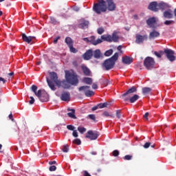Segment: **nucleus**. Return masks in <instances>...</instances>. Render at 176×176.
I'll return each instance as SVG.
<instances>
[{
    "label": "nucleus",
    "instance_id": "obj_1",
    "mask_svg": "<svg viewBox=\"0 0 176 176\" xmlns=\"http://www.w3.org/2000/svg\"><path fill=\"white\" fill-rule=\"evenodd\" d=\"M137 92V88L135 87H132L129 89L127 90L126 92L123 94L121 96V98H123L124 101L126 102V101H129L131 104H133L135 101L138 100L140 98V96L135 94L134 96H131L133 93Z\"/></svg>",
    "mask_w": 176,
    "mask_h": 176
},
{
    "label": "nucleus",
    "instance_id": "obj_2",
    "mask_svg": "<svg viewBox=\"0 0 176 176\" xmlns=\"http://www.w3.org/2000/svg\"><path fill=\"white\" fill-rule=\"evenodd\" d=\"M30 89L41 102H47V101H49V94H47V92H46L45 90L39 89L36 92V90H38V87L35 85H32Z\"/></svg>",
    "mask_w": 176,
    "mask_h": 176
},
{
    "label": "nucleus",
    "instance_id": "obj_3",
    "mask_svg": "<svg viewBox=\"0 0 176 176\" xmlns=\"http://www.w3.org/2000/svg\"><path fill=\"white\" fill-rule=\"evenodd\" d=\"M93 10L96 14H101L107 12V1L105 0H98V2L94 3Z\"/></svg>",
    "mask_w": 176,
    "mask_h": 176
},
{
    "label": "nucleus",
    "instance_id": "obj_4",
    "mask_svg": "<svg viewBox=\"0 0 176 176\" xmlns=\"http://www.w3.org/2000/svg\"><path fill=\"white\" fill-rule=\"evenodd\" d=\"M50 78L49 77L46 78L47 83L53 91H56V86L54 85V83L57 85V82H58V76H57V73L54 72H52L49 73Z\"/></svg>",
    "mask_w": 176,
    "mask_h": 176
},
{
    "label": "nucleus",
    "instance_id": "obj_5",
    "mask_svg": "<svg viewBox=\"0 0 176 176\" xmlns=\"http://www.w3.org/2000/svg\"><path fill=\"white\" fill-rule=\"evenodd\" d=\"M65 79L69 85H72V86H78V83H79L78 76L68 71L65 72Z\"/></svg>",
    "mask_w": 176,
    "mask_h": 176
},
{
    "label": "nucleus",
    "instance_id": "obj_6",
    "mask_svg": "<svg viewBox=\"0 0 176 176\" xmlns=\"http://www.w3.org/2000/svg\"><path fill=\"white\" fill-rule=\"evenodd\" d=\"M155 59H153V58L152 57L148 56L144 60V66L148 71L150 69L155 68Z\"/></svg>",
    "mask_w": 176,
    "mask_h": 176
},
{
    "label": "nucleus",
    "instance_id": "obj_7",
    "mask_svg": "<svg viewBox=\"0 0 176 176\" xmlns=\"http://www.w3.org/2000/svg\"><path fill=\"white\" fill-rule=\"evenodd\" d=\"M164 54H165L166 58L170 63L175 61V52L173 50L168 48L164 49Z\"/></svg>",
    "mask_w": 176,
    "mask_h": 176
},
{
    "label": "nucleus",
    "instance_id": "obj_8",
    "mask_svg": "<svg viewBox=\"0 0 176 176\" xmlns=\"http://www.w3.org/2000/svg\"><path fill=\"white\" fill-rule=\"evenodd\" d=\"M105 71H109L115 67V63L111 59H106L102 65Z\"/></svg>",
    "mask_w": 176,
    "mask_h": 176
},
{
    "label": "nucleus",
    "instance_id": "obj_9",
    "mask_svg": "<svg viewBox=\"0 0 176 176\" xmlns=\"http://www.w3.org/2000/svg\"><path fill=\"white\" fill-rule=\"evenodd\" d=\"M99 135L100 133L98 131H88L85 135V138H89L91 141H94V140H97Z\"/></svg>",
    "mask_w": 176,
    "mask_h": 176
},
{
    "label": "nucleus",
    "instance_id": "obj_10",
    "mask_svg": "<svg viewBox=\"0 0 176 176\" xmlns=\"http://www.w3.org/2000/svg\"><path fill=\"white\" fill-rule=\"evenodd\" d=\"M105 2L107 3V10H109V12L116 10V3L113 0H106Z\"/></svg>",
    "mask_w": 176,
    "mask_h": 176
},
{
    "label": "nucleus",
    "instance_id": "obj_11",
    "mask_svg": "<svg viewBox=\"0 0 176 176\" xmlns=\"http://www.w3.org/2000/svg\"><path fill=\"white\" fill-rule=\"evenodd\" d=\"M144 41H148V35H141V34H136L135 36V43L138 45H140V43H144Z\"/></svg>",
    "mask_w": 176,
    "mask_h": 176
},
{
    "label": "nucleus",
    "instance_id": "obj_12",
    "mask_svg": "<svg viewBox=\"0 0 176 176\" xmlns=\"http://www.w3.org/2000/svg\"><path fill=\"white\" fill-rule=\"evenodd\" d=\"M56 86H58V87H63V89H69L71 87L69 83L65 80H63L62 81L59 80L58 81H57Z\"/></svg>",
    "mask_w": 176,
    "mask_h": 176
},
{
    "label": "nucleus",
    "instance_id": "obj_13",
    "mask_svg": "<svg viewBox=\"0 0 176 176\" xmlns=\"http://www.w3.org/2000/svg\"><path fill=\"white\" fill-rule=\"evenodd\" d=\"M148 9L152 12H159V3L156 1H153L148 5Z\"/></svg>",
    "mask_w": 176,
    "mask_h": 176
},
{
    "label": "nucleus",
    "instance_id": "obj_14",
    "mask_svg": "<svg viewBox=\"0 0 176 176\" xmlns=\"http://www.w3.org/2000/svg\"><path fill=\"white\" fill-rule=\"evenodd\" d=\"M89 42L91 43V45H94V46H97V45H99V43H102V40L101 38H98L96 41V36H91L89 38Z\"/></svg>",
    "mask_w": 176,
    "mask_h": 176
},
{
    "label": "nucleus",
    "instance_id": "obj_15",
    "mask_svg": "<svg viewBox=\"0 0 176 176\" xmlns=\"http://www.w3.org/2000/svg\"><path fill=\"white\" fill-rule=\"evenodd\" d=\"M81 69H82L84 75H85V76H90L91 75V71H90V69H89V67H87V66H86L85 65H82Z\"/></svg>",
    "mask_w": 176,
    "mask_h": 176
},
{
    "label": "nucleus",
    "instance_id": "obj_16",
    "mask_svg": "<svg viewBox=\"0 0 176 176\" xmlns=\"http://www.w3.org/2000/svg\"><path fill=\"white\" fill-rule=\"evenodd\" d=\"M82 57L85 60H91V57H93V50H87L82 55Z\"/></svg>",
    "mask_w": 176,
    "mask_h": 176
},
{
    "label": "nucleus",
    "instance_id": "obj_17",
    "mask_svg": "<svg viewBox=\"0 0 176 176\" xmlns=\"http://www.w3.org/2000/svg\"><path fill=\"white\" fill-rule=\"evenodd\" d=\"M60 100L62 101H69L71 100V94L69 92H63L61 94Z\"/></svg>",
    "mask_w": 176,
    "mask_h": 176
},
{
    "label": "nucleus",
    "instance_id": "obj_18",
    "mask_svg": "<svg viewBox=\"0 0 176 176\" xmlns=\"http://www.w3.org/2000/svg\"><path fill=\"white\" fill-rule=\"evenodd\" d=\"M22 39L23 42H26V43H31L32 39H35V36H27L25 34H22Z\"/></svg>",
    "mask_w": 176,
    "mask_h": 176
},
{
    "label": "nucleus",
    "instance_id": "obj_19",
    "mask_svg": "<svg viewBox=\"0 0 176 176\" xmlns=\"http://www.w3.org/2000/svg\"><path fill=\"white\" fill-rule=\"evenodd\" d=\"M146 24L150 28H153L155 24H156V18L151 17L146 20Z\"/></svg>",
    "mask_w": 176,
    "mask_h": 176
},
{
    "label": "nucleus",
    "instance_id": "obj_20",
    "mask_svg": "<svg viewBox=\"0 0 176 176\" xmlns=\"http://www.w3.org/2000/svg\"><path fill=\"white\" fill-rule=\"evenodd\" d=\"M160 33L156 30H153L150 32L148 38L149 39H155V38H159Z\"/></svg>",
    "mask_w": 176,
    "mask_h": 176
},
{
    "label": "nucleus",
    "instance_id": "obj_21",
    "mask_svg": "<svg viewBox=\"0 0 176 176\" xmlns=\"http://www.w3.org/2000/svg\"><path fill=\"white\" fill-rule=\"evenodd\" d=\"M122 60L123 64H126V65H129V64H131V63H133V58H130L127 56L122 57Z\"/></svg>",
    "mask_w": 176,
    "mask_h": 176
},
{
    "label": "nucleus",
    "instance_id": "obj_22",
    "mask_svg": "<svg viewBox=\"0 0 176 176\" xmlns=\"http://www.w3.org/2000/svg\"><path fill=\"white\" fill-rule=\"evenodd\" d=\"M100 39L102 41L111 43L112 42V36L110 34H104L100 36Z\"/></svg>",
    "mask_w": 176,
    "mask_h": 176
},
{
    "label": "nucleus",
    "instance_id": "obj_23",
    "mask_svg": "<svg viewBox=\"0 0 176 176\" xmlns=\"http://www.w3.org/2000/svg\"><path fill=\"white\" fill-rule=\"evenodd\" d=\"M170 6L168 3L164 2H161L158 3V9H161V10H166V9H168Z\"/></svg>",
    "mask_w": 176,
    "mask_h": 176
},
{
    "label": "nucleus",
    "instance_id": "obj_24",
    "mask_svg": "<svg viewBox=\"0 0 176 176\" xmlns=\"http://www.w3.org/2000/svg\"><path fill=\"white\" fill-rule=\"evenodd\" d=\"M163 16L165 19H173L174 17V14L171 13L170 10H166L164 12Z\"/></svg>",
    "mask_w": 176,
    "mask_h": 176
},
{
    "label": "nucleus",
    "instance_id": "obj_25",
    "mask_svg": "<svg viewBox=\"0 0 176 176\" xmlns=\"http://www.w3.org/2000/svg\"><path fill=\"white\" fill-rule=\"evenodd\" d=\"M68 111H72L70 113H67V116L71 118L72 119H77L76 116H75V109H67Z\"/></svg>",
    "mask_w": 176,
    "mask_h": 176
},
{
    "label": "nucleus",
    "instance_id": "obj_26",
    "mask_svg": "<svg viewBox=\"0 0 176 176\" xmlns=\"http://www.w3.org/2000/svg\"><path fill=\"white\" fill-rule=\"evenodd\" d=\"M119 58V53L116 52L112 57L109 58V59L111 60L114 64H116V61Z\"/></svg>",
    "mask_w": 176,
    "mask_h": 176
},
{
    "label": "nucleus",
    "instance_id": "obj_27",
    "mask_svg": "<svg viewBox=\"0 0 176 176\" xmlns=\"http://www.w3.org/2000/svg\"><path fill=\"white\" fill-rule=\"evenodd\" d=\"M152 91V88L151 87H143L142 89V93L144 96H146V94H149Z\"/></svg>",
    "mask_w": 176,
    "mask_h": 176
},
{
    "label": "nucleus",
    "instance_id": "obj_28",
    "mask_svg": "<svg viewBox=\"0 0 176 176\" xmlns=\"http://www.w3.org/2000/svg\"><path fill=\"white\" fill-rule=\"evenodd\" d=\"M78 27L79 28H82V30H85V28H87L89 27V21H83L82 23L78 25Z\"/></svg>",
    "mask_w": 176,
    "mask_h": 176
},
{
    "label": "nucleus",
    "instance_id": "obj_29",
    "mask_svg": "<svg viewBox=\"0 0 176 176\" xmlns=\"http://www.w3.org/2000/svg\"><path fill=\"white\" fill-rule=\"evenodd\" d=\"M65 42L69 47V46H72L74 45V40H72L71 37H66Z\"/></svg>",
    "mask_w": 176,
    "mask_h": 176
},
{
    "label": "nucleus",
    "instance_id": "obj_30",
    "mask_svg": "<svg viewBox=\"0 0 176 176\" xmlns=\"http://www.w3.org/2000/svg\"><path fill=\"white\" fill-rule=\"evenodd\" d=\"M111 42H119V36L116 32H113L111 36Z\"/></svg>",
    "mask_w": 176,
    "mask_h": 176
},
{
    "label": "nucleus",
    "instance_id": "obj_31",
    "mask_svg": "<svg viewBox=\"0 0 176 176\" xmlns=\"http://www.w3.org/2000/svg\"><path fill=\"white\" fill-rule=\"evenodd\" d=\"M90 89V86H81L78 88L79 91H84L85 94H86V92Z\"/></svg>",
    "mask_w": 176,
    "mask_h": 176
},
{
    "label": "nucleus",
    "instance_id": "obj_32",
    "mask_svg": "<svg viewBox=\"0 0 176 176\" xmlns=\"http://www.w3.org/2000/svg\"><path fill=\"white\" fill-rule=\"evenodd\" d=\"M82 82L86 83V85H91L93 83V79H91V78L85 77L83 78Z\"/></svg>",
    "mask_w": 176,
    "mask_h": 176
},
{
    "label": "nucleus",
    "instance_id": "obj_33",
    "mask_svg": "<svg viewBox=\"0 0 176 176\" xmlns=\"http://www.w3.org/2000/svg\"><path fill=\"white\" fill-rule=\"evenodd\" d=\"M94 58H100L101 57V51L100 50H96L94 52Z\"/></svg>",
    "mask_w": 176,
    "mask_h": 176
},
{
    "label": "nucleus",
    "instance_id": "obj_34",
    "mask_svg": "<svg viewBox=\"0 0 176 176\" xmlns=\"http://www.w3.org/2000/svg\"><path fill=\"white\" fill-rule=\"evenodd\" d=\"M154 54H155V56H156V57H157L158 58H162V56H163V54H164V52H163V51H160L159 52H154Z\"/></svg>",
    "mask_w": 176,
    "mask_h": 176
},
{
    "label": "nucleus",
    "instance_id": "obj_35",
    "mask_svg": "<svg viewBox=\"0 0 176 176\" xmlns=\"http://www.w3.org/2000/svg\"><path fill=\"white\" fill-rule=\"evenodd\" d=\"M109 105L108 102L100 103L98 104V107L100 109H102V108H107Z\"/></svg>",
    "mask_w": 176,
    "mask_h": 176
},
{
    "label": "nucleus",
    "instance_id": "obj_36",
    "mask_svg": "<svg viewBox=\"0 0 176 176\" xmlns=\"http://www.w3.org/2000/svg\"><path fill=\"white\" fill-rule=\"evenodd\" d=\"M112 53H113V50L110 49L104 52V56L106 57H109V56H111Z\"/></svg>",
    "mask_w": 176,
    "mask_h": 176
},
{
    "label": "nucleus",
    "instance_id": "obj_37",
    "mask_svg": "<svg viewBox=\"0 0 176 176\" xmlns=\"http://www.w3.org/2000/svg\"><path fill=\"white\" fill-rule=\"evenodd\" d=\"M85 96H86V97H91V96H94V91H90V90L88 89L85 92Z\"/></svg>",
    "mask_w": 176,
    "mask_h": 176
},
{
    "label": "nucleus",
    "instance_id": "obj_38",
    "mask_svg": "<svg viewBox=\"0 0 176 176\" xmlns=\"http://www.w3.org/2000/svg\"><path fill=\"white\" fill-rule=\"evenodd\" d=\"M116 116L118 119H120V118H122V110H116Z\"/></svg>",
    "mask_w": 176,
    "mask_h": 176
},
{
    "label": "nucleus",
    "instance_id": "obj_39",
    "mask_svg": "<svg viewBox=\"0 0 176 176\" xmlns=\"http://www.w3.org/2000/svg\"><path fill=\"white\" fill-rule=\"evenodd\" d=\"M69 47V50H70L71 53H78V50H76V48L74 47V45H70Z\"/></svg>",
    "mask_w": 176,
    "mask_h": 176
},
{
    "label": "nucleus",
    "instance_id": "obj_40",
    "mask_svg": "<svg viewBox=\"0 0 176 176\" xmlns=\"http://www.w3.org/2000/svg\"><path fill=\"white\" fill-rule=\"evenodd\" d=\"M73 144H75L76 145H80V144H82V141H80V139L76 138L73 140Z\"/></svg>",
    "mask_w": 176,
    "mask_h": 176
},
{
    "label": "nucleus",
    "instance_id": "obj_41",
    "mask_svg": "<svg viewBox=\"0 0 176 176\" xmlns=\"http://www.w3.org/2000/svg\"><path fill=\"white\" fill-rule=\"evenodd\" d=\"M164 24L165 25H171V24H175V21L166 20L164 21Z\"/></svg>",
    "mask_w": 176,
    "mask_h": 176
},
{
    "label": "nucleus",
    "instance_id": "obj_42",
    "mask_svg": "<svg viewBox=\"0 0 176 176\" xmlns=\"http://www.w3.org/2000/svg\"><path fill=\"white\" fill-rule=\"evenodd\" d=\"M124 160H133V155H126L123 157Z\"/></svg>",
    "mask_w": 176,
    "mask_h": 176
},
{
    "label": "nucleus",
    "instance_id": "obj_43",
    "mask_svg": "<svg viewBox=\"0 0 176 176\" xmlns=\"http://www.w3.org/2000/svg\"><path fill=\"white\" fill-rule=\"evenodd\" d=\"M78 130L81 134H83V133H86V128L85 127L78 126Z\"/></svg>",
    "mask_w": 176,
    "mask_h": 176
},
{
    "label": "nucleus",
    "instance_id": "obj_44",
    "mask_svg": "<svg viewBox=\"0 0 176 176\" xmlns=\"http://www.w3.org/2000/svg\"><path fill=\"white\" fill-rule=\"evenodd\" d=\"M104 31H105V30H104V28H99L97 30V32H98V34H99V35L102 34Z\"/></svg>",
    "mask_w": 176,
    "mask_h": 176
},
{
    "label": "nucleus",
    "instance_id": "obj_45",
    "mask_svg": "<svg viewBox=\"0 0 176 176\" xmlns=\"http://www.w3.org/2000/svg\"><path fill=\"white\" fill-rule=\"evenodd\" d=\"M88 118H89L91 120H94V122H97V120H96V115L94 114L88 115Z\"/></svg>",
    "mask_w": 176,
    "mask_h": 176
},
{
    "label": "nucleus",
    "instance_id": "obj_46",
    "mask_svg": "<svg viewBox=\"0 0 176 176\" xmlns=\"http://www.w3.org/2000/svg\"><path fill=\"white\" fill-rule=\"evenodd\" d=\"M63 152H65V153H67L69 151V148H68V145H64L63 148L62 149Z\"/></svg>",
    "mask_w": 176,
    "mask_h": 176
},
{
    "label": "nucleus",
    "instance_id": "obj_47",
    "mask_svg": "<svg viewBox=\"0 0 176 176\" xmlns=\"http://www.w3.org/2000/svg\"><path fill=\"white\" fill-rule=\"evenodd\" d=\"M112 155H113V156H114L115 157L119 156V151H118V150H114V151L112 152Z\"/></svg>",
    "mask_w": 176,
    "mask_h": 176
},
{
    "label": "nucleus",
    "instance_id": "obj_48",
    "mask_svg": "<svg viewBox=\"0 0 176 176\" xmlns=\"http://www.w3.org/2000/svg\"><path fill=\"white\" fill-rule=\"evenodd\" d=\"M50 171H56L57 170V167L54 165L50 166L49 168Z\"/></svg>",
    "mask_w": 176,
    "mask_h": 176
},
{
    "label": "nucleus",
    "instance_id": "obj_49",
    "mask_svg": "<svg viewBox=\"0 0 176 176\" xmlns=\"http://www.w3.org/2000/svg\"><path fill=\"white\" fill-rule=\"evenodd\" d=\"M67 129L68 130H70L71 131H74L75 130V126H74L72 125H67Z\"/></svg>",
    "mask_w": 176,
    "mask_h": 176
},
{
    "label": "nucleus",
    "instance_id": "obj_50",
    "mask_svg": "<svg viewBox=\"0 0 176 176\" xmlns=\"http://www.w3.org/2000/svg\"><path fill=\"white\" fill-rule=\"evenodd\" d=\"M30 100L29 101V104L30 105H32V104L35 102V99L32 96H30Z\"/></svg>",
    "mask_w": 176,
    "mask_h": 176
},
{
    "label": "nucleus",
    "instance_id": "obj_51",
    "mask_svg": "<svg viewBox=\"0 0 176 176\" xmlns=\"http://www.w3.org/2000/svg\"><path fill=\"white\" fill-rule=\"evenodd\" d=\"M149 146H151V142H146L143 147L145 148V149H148V148H149Z\"/></svg>",
    "mask_w": 176,
    "mask_h": 176
},
{
    "label": "nucleus",
    "instance_id": "obj_52",
    "mask_svg": "<svg viewBox=\"0 0 176 176\" xmlns=\"http://www.w3.org/2000/svg\"><path fill=\"white\" fill-rule=\"evenodd\" d=\"M82 174L84 176H91V175H90V173H89V172H87V170H83L82 172Z\"/></svg>",
    "mask_w": 176,
    "mask_h": 176
},
{
    "label": "nucleus",
    "instance_id": "obj_53",
    "mask_svg": "<svg viewBox=\"0 0 176 176\" xmlns=\"http://www.w3.org/2000/svg\"><path fill=\"white\" fill-rule=\"evenodd\" d=\"M61 36H58L54 38V43L56 45L57 42H58V39H60Z\"/></svg>",
    "mask_w": 176,
    "mask_h": 176
},
{
    "label": "nucleus",
    "instance_id": "obj_54",
    "mask_svg": "<svg viewBox=\"0 0 176 176\" xmlns=\"http://www.w3.org/2000/svg\"><path fill=\"white\" fill-rule=\"evenodd\" d=\"M7 76L8 79H10V78H13L14 76V72H11L7 74Z\"/></svg>",
    "mask_w": 176,
    "mask_h": 176
},
{
    "label": "nucleus",
    "instance_id": "obj_55",
    "mask_svg": "<svg viewBox=\"0 0 176 176\" xmlns=\"http://www.w3.org/2000/svg\"><path fill=\"white\" fill-rule=\"evenodd\" d=\"M109 113L108 111H104L102 114V116H105L106 118L109 117Z\"/></svg>",
    "mask_w": 176,
    "mask_h": 176
},
{
    "label": "nucleus",
    "instance_id": "obj_56",
    "mask_svg": "<svg viewBox=\"0 0 176 176\" xmlns=\"http://www.w3.org/2000/svg\"><path fill=\"white\" fill-rule=\"evenodd\" d=\"M109 84V80H108V79H104L103 80V85L104 86H108Z\"/></svg>",
    "mask_w": 176,
    "mask_h": 176
},
{
    "label": "nucleus",
    "instance_id": "obj_57",
    "mask_svg": "<svg viewBox=\"0 0 176 176\" xmlns=\"http://www.w3.org/2000/svg\"><path fill=\"white\" fill-rule=\"evenodd\" d=\"M50 20H51L52 24H56V23H57V21H56V19H54V17L53 16L50 17Z\"/></svg>",
    "mask_w": 176,
    "mask_h": 176
},
{
    "label": "nucleus",
    "instance_id": "obj_58",
    "mask_svg": "<svg viewBox=\"0 0 176 176\" xmlns=\"http://www.w3.org/2000/svg\"><path fill=\"white\" fill-rule=\"evenodd\" d=\"M72 135H73V137H75V138H77L78 132L76 131H73Z\"/></svg>",
    "mask_w": 176,
    "mask_h": 176
},
{
    "label": "nucleus",
    "instance_id": "obj_59",
    "mask_svg": "<svg viewBox=\"0 0 176 176\" xmlns=\"http://www.w3.org/2000/svg\"><path fill=\"white\" fill-rule=\"evenodd\" d=\"M92 89H94V90H96V89H98V85H97L96 83H94L92 85Z\"/></svg>",
    "mask_w": 176,
    "mask_h": 176
},
{
    "label": "nucleus",
    "instance_id": "obj_60",
    "mask_svg": "<svg viewBox=\"0 0 176 176\" xmlns=\"http://www.w3.org/2000/svg\"><path fill=\"white\" fill-rule=\"evenodd\" d=\"M82 41H84L85 42H86L87 43H89V42H90V38L85 37L82 38Z\"/></svg>",
    "mask_w": 176,
    "mask_h": 176
},
{
    "label": "nucleus",
    "instance_id": "obj_61",
    "mask_svg": "<svg viewBox=\"0 0 176 176\" xmlns=\"http://www.w3.org/2000/svg\"><path fill=\"white\" fill-rule=\"evenodd\" d=\"M0 82H2L3 85H5L6 83V80L2 77H0Z\"/></svg>",
    "mask_w": 176,
    "mask_h": 176
},
{
    "label": "nucleus",
    "instance_id": "obj_62",
    "mask_svg": "<svg viewBox=\"0 0 176 176\" xmlns=\"http://www.w3.org/2000/svg\"><path fill=\"white\" fill-rule=\"evenodd\" d=\"M98 108H100V107L98 106V104H97V106H94V107H92L91 111H97Z\"/></svg>",
    "mask_w": 176,
    "mask_h": 176
},
{
    "label": "nucleus",
    "instance_id": "obj_63",
    "mask_svg": "<svg viewBox=\"0 0 176 176\" xmlns=\"http://www.w3.org/2000/svg\"><path fill=\"white\" fill-rule=\"evenodd\" d=\"M148 116H149V113L146 112V113L144 115V119H146V120H148Z\"/></svg>",
    "mask_w": 176,
    "mask_h": 176
},
{
    "label": "nucleus",
    "instance_id": "obj_64",
    "mask_svg": "<svg viewBox=\"0 0 176 176\" xmlns=\"http://www.w3.org/2000/svg\"><path fill=\"white\" fill-rule=\"evenodd\" d=\"M57 162H56V161H50L49 162V164L50 166H53V164H56Z\"/></svg>",
    "mask_w": 176,
    "mask_h": 176
}]
</instances>
